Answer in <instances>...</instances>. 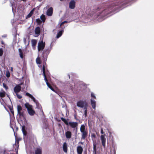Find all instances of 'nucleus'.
<instances>
[{
	"label": "nucleus",
	"mask_w": 154,
	"mask_h": 154,
	"mask_svg": "<svg viewBox=\"0 0 154 154\" xmlns=\"http://www.w3.org/2000/svg\"><path fill=\"white\" fill-rule=\"evenodd\" d=\"M80 130L82 133L81 139L85 140L88 136L87 130L85 129V126L83 124L81 125Z\"/></svg>",
	"instance_id": "f257e3e1"
},
{
	"label": "nucleus",
	"mask_w": 154,
	"mask_h": 154,
	"mask_svg": "<svg viewBox=\"0 0 154 154\" xmlns=\"http://www.w3.org/2000/svg\"><path fill=\"white\" fill-rule=\"evenodd\" d=\"M61 119L66 125H69L72 128H76L77 130L78 124L77 122H68L66 119L63 117L61 118Z\"/></svg>",
	"instance_id": "f03ea898"
},
{
	"label": "nucleus",
	"mask_w": 154,
	"mask_h": 154,
	"mask_svg": "<svg viewBox=\"0 0 154 154\" xmlns=\"http://www.w3.org/2000/svg\"><path fill=\"white\" fill-rule=\"evenodd\" d=\"M17 115L19 116V118H25V112L26 110L22 108L21 106L18 105L17 106Z\"/></svg>",
	"instance_id": "7ed1b4c3"
},
{
	"label": "nucleus",
	"mask_w": 154,
	"mask_h": 154,
	"mask_svg": "<svg viewBox=\"0 0 154 154\" xmlns=\"http://www.w3.org/2000/svg\"><path fill=\"white\" fill-rule=\"evenodd\" d=\"M26 108L27 109L28 112L30 116H33L35 113L34 110L32 109V106L29 105V103H26L25 104Z\"/></svg>",
	"instance_id": "20e7f679"
},
{
	"label": "nucleus",
	"mask_w": 154,
	"mask_h": 154,
	"mask_svg": "<svg viewBox=\"0 0 154 154\" xmlns=\"http://www.w3.org/2000/svg\"><path fill=\"white\" fill-rule=\"evenodd\" d=\"M91 137L93 141V152L94 153V154H96L97 151V143L95 140V138L96 137V136L95 134L93 133L91 134Z\"/></svg>",
	"instance_id": "39448f33"
},
{
	"label": "nucleus",
	"mask_w": 154,
	"mask_h": 154,
	"mask_svg": "<svg viewBox=\"0 0 154 154\" xmlns=\"http://www.w3.org/2000/svg\"><path fill=\"white\" fill-rule=\"evenodd\" d=\"M50 51L48 50H45L42 53V57L43 58V61L44 63L46 64V61L48 56L49 54Z\"/></svg>",
	"instance_id": "423d86ee"
},
{
	"label": "nucleus",
	"mask_w": 154,
	"mask_h": 154,
	"mask_svg": "<svg viewBox=\"0 0 154 154\" xmlns=\"http://www.w3.org/2000/svg\"><path fill=\"white\" fill-rule=\"evenodd\" d=\"M15 142V144L13 145V147L15 148V150L17 153L18 152V150L19 148V142L21 140L20 138H18L16 137Z\"/></svg>",
	"instance_id": "0eeeda50"
},
{
	"label": "nucleus",
	"mask_w": 154,
	"mask_h": 154,
	"mask_svg": "<svg viewBox=\"0 0 154 154\" xmlns=\"http://www.w3.org/2000/svg\"><path fill=\"white\" fill-rule=\"evenodd\" d=\"M45 43L43 42L42 40L40 41L38 44V51L42 50L45 48Z\"/></svg>",
	"instance_id": "6e6552de"
},
{
	"label": "nucleus",
	"mask_w": 154,
	"mask_h": 154,
	"mask_svg": "<svg viewBox=\"0 0 154 154\" xmlns=\"http://www.w3.org/2000/svg\"><path fill=\"white\" fill-rule=\"evenodd\" d=\"M88 103L85 101L80 100L77 103V106L81 108H83L84 106Z\"/></svg>",
	"instance_id": "1a4fd4ad"
},
{
	"label": "nucleus",
	"mask_w": 154,
	"mask_h": 154,
	"mask_svg": "<svg viewBox=\"0 0 154 154\" xmlns=\"http://www.w3.org/2000/svg\"><path fill=\"white\" fill-rule=\"evenodd\" d=\"M22 83L16 85L14 88V91L16 94L18 93L21 90V85Z\"/></svg>",
	"instance_id": "9d476101"
},
{
	"label": "nucleus",
	"mask_w": 154,
	"mask_h": 154,
	"mask_svg": "<svg viewBox=\"0 0 154 154\" xmlns=\"http://www.w3.org/2000/svg\"><path fill=\"white\" fill-rule=\"evenodd\" d=\"M100 139L101 141L102 145L105 147V146L106 139L104 137V135H101Z\"/></svg>",
	"instance_id": "9b49d317"
},
{
	"label": "nucleus",
	"mask_w": 154,
	"mask_h": 154,
	"mask_svg": "<svg viewBox=\"0 0 154 154\" xmlns=\"http://www.w3.org/2000/svg\"><path fill=\"white\" fill-rule=\"evenodd\" d=\"M75 2L74 0L70 1L69 3V8L72 9H73L75 7Z\"/></svg>",
	"instance_id": "f8f14e48"
},
{
	"label": "nucleus",
	"mask_w": 154,
	"mask_h": 154,
	"mask_svg": "<svg viewBox=\"0 0 154 154\" xmlns=\"http://www.w3.org/2000/svg\"><path fill=\"white\" fill-rule=\"evenodd\" d=\"M53 9L52 7L50 8L47 11V15L49 16H51L53 14Z\"/></svg>",
	"instance_id": "ddd939ff"
},
{
	"label": "nucleus",
	"mask_w": 154,
	"mask_h": 154,
	"mask_svg": "<svg viewBox=\"0 0 154 154\" xmlns=\"http://www.w3.org/2000/svg\"><path fill=\"white\" fill-rule=\"evenodd\" d=\"M35 34L37 35L35 37H37L39 35L41 29L40 28L39 26H37L35 29Z\"/></svg>",
	"instance_id": "4468645a"
},
{
	"label": "nucleus",
	"mask_w": 154,
	"mask_h": 154,
	"mask_svg": "<svg viewBox=\"0 0 154 154\" xmlns=\"http://www.w3.org/2000/svg\"><path fill=\"white\" fill-rule=\"evenodd\" d=\"M83 149L81 146H78L77 148V151L78 154H82Z\"/></svg>",
	"instance_id": "2eb2a0df"
},
{
	"label": "nucleus",
	"mask_w": 154,
	"mask_h": 154,
	"mask_svg": "<svg viewBox=\"0 0 154 154\" xmlns=\"http://www.w3.org/2000/svg\"><path fill=\"white\" fill-rule=\"evenodd\" d=\"M35 154H42V149L40 148H36L35 150Z\"/></svg>",
	"instance_id": "dca6fc26"
},
{
	"label": "nucleus",
	"mask_w": 154,
	"mask_h": 154,
	"mask_svg": "<svg viewBox=\"0 0 154 154\" xmlns=\"http://www.w3.org/2000/svg\"><path fill=\"white\" fill-rule=\"evenodd\" d=\"M65 135L67 138L70 139L71 137L72 133L70 131H68L66 132Z\"/></svg>",
	"instance_id": "f3484780"
},
{
	"label": "nucleus",
	"mask_w": 154,
	"mask_h": 154,
	"mask_svg": "<svg viewBox=\"0 0 154 154\" xmlns=\"http://www.w3.org/2000/svg\"><path fill=\"white\" fill-rule=\"evenodd\" d=\"M63 151L65 152L66 153L67 151V143H66L65 142L63 143Z\"/></svg>",
	"instance_id": "a211bd4d"
},
{
	"label": "nucleus",
	"mask_w": 154,
	"mask_h": 154,
	"mask_svg": "<svg viewBox=\"0 0 154 154\" xmlns=\"http://www.w3.org/2000/svg\"><path fill=\"white\" fill-rule=\"evenodd\" d=\"M91 103L93 109H95L96 108V102L94 100L91 99Z\"/></svg>",
	"instance_id": "6ab92c4d"
},
{
	"label": "nucleus",
	"mask_w": 154,
	"mask_h": 154,
	"mask_svg": "<svg viewBox=\"0 0 154 154\" xmlns=\"http://www.w3.org/2000/svg\"><path fill=\"white\" fill-rule=\"evenodd\" d=\"M37 43V40L35 39H32L31 40L32 46L33 48H35Z\"/></svg>",
	"instance_id": "aec40b11"
},
{
	"label": "nucleus",
	"mask_w": 154,
	"mask_h": 154,
	"mask_svg": "<svg viewBox=\"0 0 154 154\" xmlns=\"http://www.w3.org/2000/svg\"><path fill=\"white\" fill-rule=\"evenodd\" d=\"M0 154H10L9 152H8L5 150L0 149Z\"/></svg>",
	"instance_id": "412c9836"
},
{
	"label": "nucleus",
	"mask_w": 154,
	"mask_h": 154,
	"mask_svg": "<svg viewBox=\"0 0 154 154\" xmlns=\"http://www.w3.org/2000/svg\"><path fill=\"white\" fill-rule=\"evenodd\" d=\"M63 32V30H61L57 34L56 38H58L60 37L62 35V34Z\"/></svg>",
	"instance_id": "4be33fe9"
},
{
	"label": "nucleus",
	"mask_w": 154,
	"mask_h": 154,
	"mask_svg": "<svg viewBox=\"0 0 154 154\" xmlns=\"http://www.w3.org/2000/svg\"><path fill=\"white\" fill-rule=\"evenodd\" d=\"M18 51L19 52L20 57L21 59H23V55L22 50L20 48H19Z\"/></svg>",
	"instance_id": "5701e85b"
},
{
	"label": "nucleus",
	"mask_w": 154,
	"mask_h": 154,
	"mask_svg": "<svg viewBox=\"0 0 154 154\" xmlns=\"http://www.w3.org/2000/svg\"><path fill=\"white\" fill-rule=\"evenodd\" d=\"M6 93L3 91L2 92H0V97L1 98L4 97L5 96Z\"/></svg>",
	"instance_id": "b1692460"
},
{
	"label": "nucleus",
	"mask_w": 154,
	"mask_h": 154,
	"mask_svg": "<svg viewBox=\"0 0 154 154\" xmlns=\"http://www.w3.org/2000/svg\"><path fill=\"white\" fill-rule=\"evenodd\" d=\"M33 9L32 10L30 11V13L26 17V18H29L30 17H31L33 14Z\"/></svg>",
	"instance_id": "393cba45"
},
{
	"label": "nucleus",
	"mask_w": 154,
	"mask_h": 154,
	"mask_svg": "<svg viewBox=\"0 0 154 154\" xmlns=\"http://www.w3.org/2000/svg\"><path fill=\"white\" fill-rule=\"evenodd\" d=\"M107 10V9H105L103 11L100 13L101 14H104V15H101L102 16H106L109 14V12H108L107 13H106V11Z\"/></svg>",
	"instance_id": "a878e982"
},
{
	"label": "nucleus",
	"mask_w": 154,
	"mask_h": 154,
	"mask_svg": "<svg viewBox=\"0 0 154 154\" xmlns=\"http://www.w3.org/2000/svg\"><path fill=\"white\" fill-rule=\"evenodd\" d=\"M40 19L43 22H45V15L42 14L40 17Z\"/></svg>",
	"instance_id": "bb28decb"
},
{
	"label": "nucleus",
	"mask_w": 154,
	"mask_h": 154,
	"mask_svg": "<svg viewBox=\"0 0 154 154\" xmlns=\"http://www.w3.org/2000/svg\"><path fill=\"white\" fill-rule=\"evenodd\" d=\"M33 100V101L35 102V103L36 104V105L37 106L38 105H39V103L38 102H37V101H36L35 98L33 96H32L31 98Z\"/></svg>",
	"instance_id": "cd10ccee"
},
{
	"label": "nucleus",
	"mask_w": 154,
	"mask_h": 154,
	"mask_svg": "<svg viewBox=\"0 0 154 154\" xmlns=\"http://www.w3.org/2000/svg\"><path fill=\"white\" fill-rule=\"evenodd\" d=\"M47 85L48 86V88H50L51 90H52L53 91H55L54 89L53 88L49 83L47 84Z\"/></svg>",
	"instance_id": "c85d7f7f"
},
{
	"label": "nucleus",
	"mask_w": 154,
	"mask_h": 154,
	"mask_svg": "<svg viewBox=\"0 0 154 154\" xmlns=\"http://www.w3.org/2000/svg\"><path fill=\"white\" fill-rule=\"evenodd\" d=\"M43 75L44 77V79H45V82H46V84L47 85V84H48L49 83L48 82V80L47 78V77H46V75H45H45Z\"/></svg>",
	"instance_id": "c756f323"
},
{
	"label": "nucleus",
	"mask_w": 154,
	"mask_h": 154,
	"mask_svg": "<svg viewBox=\"0 0 154 154\" xmlns=\"http://www.w3.org/2000/svg\"><path fill=\"white\" fill-rule=\"evenodd\" d=\"M43 75L44 77V79H45V82H46V84L47 85V84H48L49 83L48 82V80L47 78V77H46V75H45H45Z\"/></svg>",
	"instance_id": "7c9ffc66"
},
{
	"label": "nucleus",
	"mask_w": 154,
	"mask_h": 154,
	"mask_svg": "<svg viewBox=\"0 0 154 154\" xmlns=\"http://www.w3.org/2000/svg\"><path fill=\"white\" fill-rule=\"evenodd\" d=\"M36 63H37L39 64H40L41 63V60H40V59L38 57L37 58V59H36Z\"/></svg>",
	"instance_id": "2f4dec72"
},
{
	"label": "nucleus",
	"mask_w": 154,
	"mask_h": 154,
	"mask_svg": "<svg viewBox=\"0 0 154 154\" xmlns=\"http://www.w3.org/2000/svg\"><path fill=\"white\" fill-rule=\"evenodd\" d=\"M36 22L38 25L42 23V21L40 20L39 18H38L36 19Z\"/></svg>",
	"instance_id": "473e14b6"
},
{
	"label": "nucleus",
	"mask_w": 154,
	"mask_h": 154,
	"mask_svg": "<svg viewBox=\"0 0 154 154\" xmlns=\"http://www.w3.org/2000/svg\"><path fill=\"white\" fill-rule=\"evenodd\" d=\"M42 71L43 72V75H45V65L44 64L42 66Z\"/></svg>",
	"instance_id": "72a5a7b5"
},
{
	"label": "nucleus",
	"mask_w": 154,
	"mask_h": 154,
	"mask_svg": "<svg viewBox=\"0 0 154 154\" xmlns=\"http://www.w3.org/2000/svg\"><path fill=\"white\" fill-rule=\"evenodd\" d=\"M88 107V103H87L84 106V109L85 110V111H87Z\"/></svg>",
	"instance_id": "f704fd0d"
},
{
	"label": "nucleus",
	"mask_w": 154,
	"mask_h": 154,
	"mask_svg": "<svg viewBox=\"0 0 154 154\" xmlns=\"http://www.w3.org/2000/svg\"><path fill=\"white\" fill-rule=\"evenodd\" d=\"M3 87L6 90H7L8 89V88L7 85L5 83H3Z\"/></svg>",
	"instance_id": "c9c22d12"
},
{
	"label": "nucleus",
	"mask_w": 154,
	"mask_h": 154,
	"mask_svg": "<svg viewBox=\"0 0 154 154\" xmlns=\"http://www.w3.org/2000/svg\"><path fill=\"white\" fill-rule=\"evenodd\" d=\"M17 95V97L19 99H21L22 98V96L20 95H19L18 93L16 94Z\"/></svg>",
	"instance_id": "e433bc0d"
},
{
	"label": "nucleus",
	"mask_w": 154,
	"mask_h": 154,
	"mask_svg": "<svg viewBox=\"0 0 154 154\" xmlns=\"http://www.w3.org/2000/svg\"><path fill=\"white\" fill-rule=\"evenodd\" d=\"M26 96L29 97L30 98H31V97L32 96V95L30 94L28 92H27L26 93Z\"/></svg>",
	"instance_id": "4c0bfd02"
},
{
	"label": "nucleus",
	"mask_w": 154,
	"mask_h": 154,
	"mask_svg": "<svg viewBox=\"0 0 154 154\" xmlns=\"http://www.w3.org/2000/svg\"><path fill=\"white\" fill-rule=\"evenodd\" d=\"M67 22V21H64L63 22H62L60 24V25L59 26V27H60L64 23H66Z\"/></svg>",
	"instance_id": "58836bf2"
},
{
	"label": "nucleus",
	"mask_w": 154,
	"mask_h": 154,
	"mask_svg": "<svg viewBox=\"0 0 154 154\" xmlns=\"http://www.w3.org/2000/svg\"><path fill=\"white\" fill-rule=\"evenodd\" d=\"M91 96L93 98H94V99H96V97L94 95V94H93V93H91Z\"/></svg>",
	"instance_id": "ea45409f"
},
{
	"label": "nucleus",
	"mask_w": 154,
	"mask_h": 154,
	"mask_svg": "<svg viewBox=\"0 0 154 154\" xmlns=\"http://www.w3.org/2000/svg\"><path fill=\"white\" fill-rule=\"evenodd\" d=\"M6 77L8 78L10 76V73L9 72H8L6 73Z\"/></svg>",
	"instance_id": "a19ab883"
},
{
	"label": "nucleus",
	"mask_w": 154,
	"mask_h": 154,
	"mask_svg": "<svg viewBox=\"0 0 154 154\" xmlns=\"http://www.w3.org/2000/svg\"><path fill=\"white\" fill-rule=\"evenodd\" d=\"M10 110L11 112L12 113V114L13 115H14V111L13 109V108L10 109Z\"/></svg>",
	"instance_id": "79ce46f5"
},
{
	"label": "nucleus",
	"mask_w": 154,
	"mask_h": 154,
	"mask_svg": "<svg viewBox=\"0 0 154 154\" xmlns=\"http://www.w3.org/2000/svg\"><path fill=\"white\" fill-rule=\"evenodd\" d=\"M39 105H38L37 106H37V107L38 108V109H40L41 108H42V107H41V105L39 104Z\"/></svg>",
	"instance_id": "37998d69"
},
{
	"label": "nucleus",
	"mask_w": 154,
	"mask_h": 154,
	"mask_svg": "<svg viewBox=\"0 0 154 154\" xmlns=\"http://www.w3.org/2000/svg\"><path fill=\"white\" fill-rule=\"evenodd\" d=\"M87 111H84V115L85 117L87 116Z\"/></svg>",
	"instance_id": "c03bdc74"
},
{
	"label": "nucleus",
	"mask_w": 154,
	"mask_h": 154,
	"mask_svg": "<svg viewBox=\"0 0 154 154\" xmlns=\"http://www.w3.org/2000/svg\"><path fill=\"white\" fill-rule=\"evenodd\" d=\"M25 130V126L24 125H23L22 126V131H23Z\"/></svg>",
	"instance_id": "a18cd8bd"
},
{
	"label": "nucleus",
	"mask_w": 154,
	"mask_h": 154,
	"mask_svg": "<svg viewBox=\"0 0 154 154\" xmlns=\"http://www.w3.org/2000/svg\"><path fill=\"white\" fill-rule=\"evenodd\" d=\"M22 132H23V134L24 135H26L27 132H26V130L23 131H22Z\"/></svg>",
	"instance_id": "49530a36"
},
{
	"label": "nucleus",
	"mask_w": 154,
	"mask_h": 154,
	"mask_svg": "<svg viewBox=\"0 0 154 154\" xmlns=\"http://www.w3.org/2000/svg\"><path fill=\"white\" fill-rule=\"evenodd\" d=\"M104 133V132L103 131V128H102L101 129V134H103Z\"/></svg>",
	"instance_id": "de8ad7c7"
},
{
	"label": "nucleus",
	"mask_w": 154,
	"mask_h": 154,
	"mask_svg": "<svg viewBox=\"0 0 154 154\" xmlns=\"http://www.w3.org/2000/svg\"><path fill=\"white\" fill-rule=\"evenodd\" d=\"M3 54V51H1L0 52V56H2Z\"/></svg>",
	"instance_id": "09e8293b"
},
{
	"label": "nucleus",
	"mask_w": 154,
	"mask_h": 154,
	"mask_svg": "<svg viewBox=\"0 0 154 154\" xmlns=\"http://www.w3.org/2000/svg\"><path fill=\"white\" fill-rule=\"evenodd\" d=\"M11 71H13V68L12 67L11 68Z\"/></svg>",
	"instance_id": "8fccbe9b"
},
{
	"label": "nucleus",
	"mask_w": 154,
	"mask_h": 154,
	"mask_svg": "<svg viewBox=\"0 0 154 154\" xmlns=\"http://www.w3.org/2000/svg\"><path fill=\"white\" fill-rule=\"evenodd\" d=\"M22 1H23V2H25L27 0H22Z\"/></svg>",
	"instance_id": "3c124183"
},
{
	"label": "nucleus",
	"mask_w": 154,
	"mask_h": 154,
	"mask_svg": "<svg viewBox=\"0 0 154 154\" xmlns=\"http://www.w3.org/2000/svg\"><path fill=\"white\" fill-rule=\"evenodd\" d=\"M80 143H81V144H83V142H80Z\"/></svg>",
	"instance_id": "603ef678"
},
{
	"label": "nucleus",
	"mask_w": 154,
	"mask_h": 154,
	"mask_svg": "<svg viewBox=\"0 0 154 154\" xmlns=\"http://www.w3.org/2000/svg\"><path fill=\"white\" fill-rule=\"evenodd\" d=\"M58 125H59V126H60V125H60V124H58Z\"/></svg>",
	"instance_id": "864d4df0"
},
{
	"label": "nucleus",
	"mask_w": 154,
	"mask_h": 154,
	"mask_svg": "<svg viewBox=\"0 0 154 154\" xmlns=\"http://www.w3.org/2000/svg\"><path fill=\"white\" fill-rule=\"evenodd\" d=\"M2 44H3V42H2Z\"/></svg>",
	"instance_id": "5fc2aeb1"
},
{
	"label": "nucleus",
	"mask_w": 154,
	"mask_h": 154,
	"mask_svg": "<svg viewBox=\"0 0 154 154\" xmlns=\"http://www.w3.org/2000/svg\"><path fill=\"white\" fill-rule=\"evenodd\" d=\"M58 122H60V120H58Z\"/></svg>",
	"instance_id": "6e6d98bb"
},
{
	"label": "nucleus",
	"mask_w": 154,
	"mask_h": 154,
	"mask_svg": "<svg viewBox=\"0 0 154 154\" xmlns=\"http://www.w3.org/2000/svg\"><path fill=\"white\" fill-rule=\"evenodd\" d=\"M69 78H70V76H69Z\"/></svg>",
	"instance_id": "4d7b16f0"
}]
</instances>
